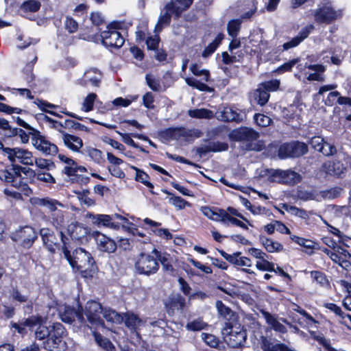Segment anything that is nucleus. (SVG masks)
I'll list each match as a JSON object with an SVG mask.
<instances>
[{"mask_svg": "<svg viewBox=\"0 0 351 351\" xmlns=\"http://www.w3.org/2000/svg\"><path fill=\"white\" fill-rule=\"evenodd\" d=\"M280 82L279 80H271L266 81L259 84L263 87L267 93L269 91H276L279 88Z\"/></svg>", "mask_w": 351, "mask_h": 351, "instance_id": "59", "label": "nucleus"}, {"mask_svg": "<svg viewBox=\"0 0 351 351\" xmlns=\"http://www.w3.org/2000/svg\"><path fill=\"white\" fill-rule=\"evenodd\" d=\"M216 308L218 313L226 319H230L233 315V311L220 300L216 302Z\"/></svg>", "mask_w": 351, "mask_h": 351, "instance_id": "44", "label": "nucleus"}, {"mask_svg": "<svg viewBox=\"0 0 351 351\" xmlns=\"http://www.w3.org/2000/svg\"><path fill=\"white\" fill-rule=\"evenodd\" d=\"M50 331L49 338L45 343L44 348L49 351H54L53 349L57 348L61 342V338L64 333V328L60 323H55Z\"/></svg>", "mask_w": 351, "mask_h": 351, "instance_id": "14", "label": "nucleus"}, {"mask_svg": "<svg viewBox=\"0 0 351 351\" xmlns=\"http://www.w3.org/2000/svg\"><path fill=\"white\" fill-rule=\"evenodd\" d=\"M133 168L136 170V180L138 182H142L148 188L153 189L154 185L148 180L149 176L143 171H141L140 169H137L136 167Z\"/></svg>", "mask_w": 351, "mask_h": 351, "instance_id": "54", "label": "nucleus"}, {"mask_svg": "<svg viewBox=\"0 0 351 351\" xmlns=\"http://www.w3.org/2000/svg\"><path fill=\"white\" fill-rule=\"evenodd\" d=\"M104 308L101 305L94 300L88 301L85 305L84 314L87 321L92 326H102L103 320L101 319V314L103 313Z\"/></svg>", "mask_w": 351, "mask_h": 351, "instance_id": "11", "label": "nucleus"}, {"mask_svg": "<svg viewBox=\"0 0 351 351\" xmlns=\"http://www.w3.org/2000/svg\"><path fill=\"white\" fill-rule=\"evenodd\" d=\"M189 115L191 117L197 119H211L214 117V114L211 110L205 108L190 110Z\"/></svg>", "mask_w": 351, "mask_h": 351, "instance_id": "41", "label": "nucleus"}, {"mask_svg": "<svg viewBox=\"0 0 351 351\" xmlns=\"http://www.w3.org/2000/svg\"><path fill=\"white\" fill-rule=\"evenodd\" d=\"M101 76L99 70L96 68H90L84 72L83 77L79 81V84L86 87H99Z\"/></svg>", "mask_w": 351, "mask_h": 351, "instance_id": "16", "label": "nucleus"}, {"mask_svg": "<svg viewBox=\"0 0 351 351\" xmlns=\"http://www.w3.org/2000/svg\"><path fill=\"white\" fill-rule=\"evenodd\" d=\"M259 240L265 249L269 253L279 252L283 250V245L281 243L271 239L261 236Z\"/></svg>", "mask_w": 351, "mask_h": 351, "instance_id": "32", "label": "nucleus"}, {"mask_svg": "<svg viewBox=\"0 0 351 351\" xmlns=\"http://www.w3.org/2000/svg\"><path fill=\"white\" fill-rule=\"evenodd\" d=\"M35 177L39 181L47 183V184H53L56 183V179L51 176V173L44 171H40L34 173Z\"/></svg>", "mask_w": 351, "mask_h": 351, "instance_id": "55", "label": "nucleus"}, {"mask_svg": "<svg viewBox=\"0 0 351 351\" xmlns=\"http://www.w3.org/2000/svg\"><path fill=\"white\" fill-rule=\"evenodd\" d=\"M172 14L171 5H166L164 9L161 11L158 23L155 26L154 32L158 34L164 27L170 24Z\"/></svg>", "mask_w": 351, "mask_h": 351, "instance_id": "26", "label": "nucleus"}, {"mask_svg": "<svg viewBox=\"0 0 351 351\" xmlns=\"http://www.w3.org/2000/svg\"><path fill=\"white\" fill-rule=\"evenodd\" d=\"M102 315L107 322L117 324L123 322V315L118 313L115 311L110 308H104Z\"/></svg>", "mask_w": 351, "mask_h": 351, "instance_id": "37", "label": "nucleus"}, {"mask_svg": "<svg viewBox=\"0 0 351 351\" xmlns=\"http://www.w3.org/2000/svg\"><path fill=\"white\" fill-rule=\"evenodd\" d=\"M62 139L64 146L67 149L74 153L81 154L83 149L84 143L80 137L66 132H62Z\"/></svg>", "mask_w": 351, "mask_h": 351, "instance_id": "19", "label": "nucleus"}, {"mask_svg": "<svg viewBox=\"0 0 351 351\" xmlns=\"http://www.w3.org/2000/svg\"><path fill=\"white\" fill-rule=\"evenodd\" d=\"M241 21L239 19L229 21L227 26V30L229 36L233 38H236L241 29Z\"/></svg>", "mask_w": 351, "mask_h": 351, "instance_id": "46", "label": "nucleus"}, {"mask_svg": "<svg viewBox=\"0 0 351 351\" xmlns=\"http://www.w3.org/2000/svg\"><path fill=\"white\" fill-rule=\"evenodd\" d=\"M314 21L317 23L329 24L341 16L340 10H335L329 5H323L312 10Z\"/></svg>", "mask_w": 351, "mask_h": 351, "instance_id": "10", "label": "nucleus"}, {"mask_svg": "<svg viewBox=\"0 0 351 351\" xmlns=\"http://www.w3.org/2000/svg\"><path fill=\"white\" fill-rule=\"evenodd\" d=\"M136 271L141 274L151 275L156 273L159 265L156 258L145 253H141L135 263Z\"/></svg>", "mask_w": 351, "mask_h": 351, "instance_id": "9", "label": "nucleus"}, {"mask_svg": "<svg viewBox=\"0 0 351 351\" xmlns=\"http://www.w3.org/2000/svg\"><path fill=\"white\" fill-rule=\"evenodd\" d=\"M12 326L21 334L25 332L26 328H29L30 330L34 331L35 337L38 340L49 339L51 334L49 328L39 317L32 316L23 322L13 324Z\"/></svg>", "mask_w": 351, "mask_h": 351, "instance_id": "2", "label": "nucleus"}, {"mask_svg": "<svg viewBox=\"0 0 351 351\" xmlns=\"http://www.w3.org/2000/svg\"><path fill=\"white\" fill-rule=\"evenodd\" d=\"M152 254H154V256L158 259V261L162 265L163 269L165 271H171L172 270V265H171V263L169 261V255H168L167 254H162L156 249H154L152 251Z\"/></svg>", "mask_w": 351, "mask_h": 351, "instance_id": "40", "label": "nucleus"}, {"mask_svg": "<svg viewBox=\"0 0 351 351\" xmlns=\"http://www.w3.org/2000/svg\"><path fill=\"white\" fill-rule=\"evenodd\" d=\"M201 337L202 339L210 347L215 348L218 345V339L213 335L203 332L201 334Z\"/></svg>", "mask_w": 351, "mask_h": 351, "instance_id": "62", "label": "nucleus"}, {"mask_svg": "<svg viewBox=\"0 0 351 351\" xmlns=\"http://www.w3.org/2000/svg\"><path fill=\"white\" fill-rule=\"evenodd\" d=\"M219 117L224 121L240 122L243 120L241 114L230 106H225L219 111Z\"/></svg>", "mask_w": 351, "mask_h": 351, "instance_id": "27", "label": "nucleus"}, {"mask_svg": "<svg viewBox=\"0 0 351 351\" xmlns=\"http://www.w3.org/2000/svg\"><path fill=\"white\" fill-rule=\"evenodd\" d=\"M169 202L174 206L178 210L184 209L186 206L190 207L191 204L184 199L183 198L175 196L172 195V196L169 198Z\"/></svg>", "mask_w": 351, "mask_h": 351, "instance_id": "49", "label": "nucleus"}, {"mask_svg": "<svg viewBox=\"0 0 351 351\" xmlns=\"http://www.w3.org/2000/svg\"><path fill=\"white\" fill-rule=\"evenodd\" d=\"M193 0H171L167 5H171V10L176 18H178L182 12L192 4Z\"/></svg>", "mask_w": 351, "mask_h": 351, "instance_id": "28", "label": "nucleus"}, {"mask_svg": "<svg viewBox=\"0 0 351 351\" xmlns=\"http://www.w3.org/2000/svg\"><path fill=\"white\" fill-rule=\"evenodd\" d=\"M207 326V324L203 322L202 319H195L186 326V328L189 330L198 331L204 329Z\"/></svg>", "mask_w": 351, "mask_h": 351, "instance_id": "57", "label": "nucleus"}, {"mask_svg": "<svg viewBox=\"0 0 351 351\" xmlns=\"http://www.w3.org/2000/svg\"><path fill=\"white\" fill-rule=\"evenodd\" d=\"M308 152V147L304 143L292 141L282 144L278 149V157L281 159L300 157Z\"/></svg>", "mask_w": 351, "mask_h": 351, "instance_id": "5", "label": "nucleus"}, {"mask_svg": "<svg viewBox=\"0 0 351 351\" xmlns=\"http://www.w3.org/2000/svg\"><path fill=\"white\" fill-rule=\"evenodd\" d=\"M64 28L69 33H74L77 30L78 24L73 18L66 16L64 21Z\"/></svg>", "mask_w": 351, "mask_h": 351, "instance_id": "63", "label": "nucleus"}, {"mask_svg": "<svg viewBox=\"0 0 351 351\" xmlns=\"http://www.w3.org/2000/svg\"><path fill=\"white\" fill-rule=\"evenodd\" d=\"M148 86L154 91L158 92L161 90L160 82L156 80L152 75H147L145 77Z\"/></svg>", "mask_w": 351, "mask_h": 351, "instance_id": "64", "label": "nucleus"}, {"mask_svg": "<svg viewBox=\"0 0 351 351\" xmlns=\"http://www.w3.org/2000/svg\"><path fill=\"white\" fill-rule=\"evenodd\" d=\"M40 8V3L36 0H28L21 5V10L24 12H34Z\"/></svg>", "mask_w": 351, "mask_h": 351, "instance_id": "45", "label": "nucleus"}, {"mask_svg": "<svg viewBox=\"0 0 351 351\" xmlns=\"http://www.w3.org/2000/svg\"><path fill=\"white\" fill-rule=\"evenodd\" d=\"M123 317L125 326L132 332H136L145 323V321L132 312H127L123 314Z\"/></svg>", "mask_w": 351, "mask_h": 351, "instance_id": "24", "label": "nucleus"}, {"mask_svg": "<svg viewBox=\"0 0 351 351\" xmlns=\"http://www.w3.org/2000/svg\"><path fill=\"white\" fill-rule=\"evenodd\" d=\"M186 83L199 90L201 91H210L211 88L207 86L205 83L201 82L193 77H184Z\"/></svg>", "mask_w": 351, "mask_h": 351, "instance_id": "43", "label": "nucleus"}, {"mask_svg": "<svg viewBox=\"0 0 351 351\" xmlns=\"http://www.w3.org/2000/svg\"><path fill=\"white\" fill-rule=\"evenodd\" d=\"M201 211L203 215L208 219L226 224V219H228V213L226 210L218 208H212L208 206H202Z\"/></svg>", "mask_w": 351, "mask_h": 351, "instance_id": "21", "label": "nucleus"}, {"mask_svg": "<svg viewBox=\"0 0 351 351\" xmlns=\"http://www.w3.org/2000/svg\"><path fill=\"white\" fill-rule=\"evenodd\" d=\"M32 203L38 206L45 207L50 213H53L58 210V207H63V204L56 199L49 197H36L32 199Z\"/></svg>", "mask_w": 351, "mask_h": 351, "instance_id": "25", "label": "nucleus"}, {"mask_svg": "<svg viewBox=\"0 0 351 351\" xmlns=\"http://www.w3.org/2000/svg\"><path fill=\"white\" fill-rule=\"evenodd\" d=\"M262 315L265 319L267 324L275 331L285 333L287 332L286 327L281 324L278 319L273 315L267 311H263Z\"/></svg>", "mask_w": 351, "mask_h": 351, "instance_id": "31", "label": "nucleus"}, {"mask_svg": "<svg viewBox=\"0 0 351 351\" xmlns=\"http://www.w3.org/2000/svg\"><path fill=\"white\" fill-rule=\"evenodd\" d=\"M58 311L61 319L64 322L71 323L75 318H77L80 323L84 322L82 309L81 308L75 310L69 306H65L64 307H60Z\"/></svg>", "mask_w": 351, "mask_h": 351, "instance_id": "18", "label": "nucleus"}, {"mask_svg": "<svg viewBox=\"0 0 351 351\" xmlns=\"http://www.w3.org/2000/svg\"><path fill=\"white\" fill-rule=\"evenodd\" d=\"M93 237L96 241L97 248L104 252L112 253L117 249L115 241L105 234L95 231L93 232Z\"/></svg>", "mask_w": 351, "mask_h": 351, "instance_id": "17", "label": "nucleus"}, {"mask_svg": "<svg viewBox=\"0 0 351 351\" xmlns=\"http://www.w3.org/2000/svg\"><path fill=\"white\" fill-rule=\"evenodd\" d=\"M256 267L261 271H276L274 263L268 261L265 258L257 261Z\"/></svg>", "mask_w": 351, "mask_h": 351, "instance_id": "51", "label": "nucleus"}, {"mask_svg": "<svg viewBox=\"0 0 351 351\" xmlns=\"http://www.w3.org/2000/svg\"><path fill=\"white\" fill-rule=\"evenodd\" d=\"M341 189L340 188H333L326 191H323L321 192V195L324 199H335L339 197L341 194Z\"/></svg>", "mask_w": 351, "mask_h": 351, "instance_id": "61", "label": "nucleus"}, {"mask_svg": "<svg viewBox=\"0 0 351 351\" xmlns=\"http://www.w3.org/2000/svg\"><path fill=\"white\" fill-rule=\"evenodd\" d=\"M86 217L89 219L93 224L97 227H106L112 229H119L120 225L115 222V219L126 221L127 219L121 215L115 214L114 215L87 213Z\"/></svg>", "mask_w": 351, "mask_h": 351, "instance_id": "7", "label": "nucleus"}, {"mask_svg": "<svg viewBox=\"0 0 351 351\" xmlns=\"http://www.w3.org/2000/svg\"><path fill=\"white\" fill-rule=\"evenodd\" d=\"M95 337L98 345L104 350L107 351H112L114 349L113 344L109 339L104 338L98 334H95Z\"/></svg>", "mask_w": 351, "mask_h": 351, "instance_id": "53", "label": "nucleus"}, {"mask_svg": "<svg viewBox=\"0 0 351 351\" xmlns=\"http://www.w3.org/2000/svg\"><path fill=\"white\" fill-rule=\"evenodd\" d=\"M228 145L227 143L221 142H210L207 145L199 147L197 149V152L199 154L203 155L210 152H217L226 151L228 149Z\"/></svg>", "mask_w": 351, "mask_h": 351, "instance_id": "30", "label": "nucleus"}, {"mask_svg": "<svg viewBox=\"0 0 351 351\" xmlns=\"http://www.w3.org/2000/svg\"><path fill=\"white\" fill-rule=\"evenodd\" d=\"M97 98L95 93H89L83 100L82 104V110L84 112H90L93 109L94 102Z\"/></svg>", "mask_w": 351, "mask_h": 351, "instance_id": "48", "label": "nucleus"}, {"mask_svg": "<svg viewBox=\"0 0 351 351\" xmlns=\"http://www.w3.org/2000/svg\"><path fill=\"white\" fill-rule=\"evenodd\" d=\"M19 136L23 143H26L29 141V134H27L23 130L14 128V130H10L9 132L5 133L4 136L10 137L12 136Z\"/></svg>", "mask_w": 351, "mask_h": 351, "instance_id": "56", "label": "nucleus"}, {"mask_svg": "<svg viewBox=\"0 0 351 351\" xmlns=\"http://www.w3.org/2000/svg\"><path fill=\"white\" fill-rule=\"evenodd\" d=\"M269 97V93L260 85L252 93L253 99L261 106H265L267 103Z\"/></svg>", "mask_w": 351, "mask_h": 351, "instance_id": "35", "label": "nucleus"}, {"mask_svg": "<svg viewBox=\"0 0 351 351\" xmlns=\"http://www.w3.org/2000/svg\"><path fill=\"white\" fill-rule=\"evenodd\" d=\"M191 73L198 77H202V80L207 82L210 80V72L207 69H202L197 64H192L190 66Z\"/></svg>", "mask_w": 351, "mask_h": 351, "instance_id": "42", "label": "nucleus"}, {"mask_svg": "<svg viewBox=\"0 0 351 351\" xmlns=\"http://www.w3.org/2000/svg\"><path fill=\"white\" fill-rule=\"evenodd\" d=\"M36 165V166L42 169V170H47L49 171L51 169V168L54 167L53 163L47 159L45 158H35V160H33V165Z\"/></svg>", "mask_w": 351, "mask_h": 351, "instance_id": "58", "label": "nucleus"}, {"mask_svg": "<svg viewBox=\"0 0 351 351\" xmlns=\"http://www.w3.org/2000/svg\"><path fill=\"white\" fill-rule=\"evenodd\" d=\"M67 232L73 240L82 241L86 239L90 230L82 223L73 222L68 226Z\"/></svg>", "mask_w": 351, "mask_h": 351, "instance_id": "20", "label": "nucleus"}, {"mask_svg": "<svg viewBox=\"0 0 351 351\" xmlns=\"http://www.w3.org/2000/svg\"><path fill=\"white\" fill-rule=\"evenodd\" d=\"M32 143L38 151L47 155L54 154L58 152V147L55 144L46 140L43 136L34 134L32 138Z\"/></svg>", "mask_w": 351, "mask_h": 351, "instance_id": "15", "label": "nucleus"}, {"mask_svg": "<svg viewBox=\"0 0 351 351\" xmlns=\"http://www.w3.org/2000/svg\"><path fill=\"white\" fill-rule=\"evenodd\" d=\"M101 42L107 47L120 48L124 44V38L117 31L116 24H110L100 34Z\"/></svg>", "mask_w": 351, "mask_h": 351, "instance_id": "4", "label": "nucleus"}, {"mask_svg": "<svg viewBox=\"0 0 351 351\" xmlns=\"http://www.w3.org/2000/svg\"><path fill=\"white\" fill-rule=\"evenodd\" d=\"M241 253L234 254L233 257H229L230 263L239 266L250 267L252 265L251 260L245 256H240Z\"/></svg>", "mask_w": 351, "mask_h": 351, "instance_id": "47", "label": "nucleus"}, {"mask_svg": "<svg viewBox=\"0 0 351 351\" xmlns=\"http://www.w3.org/2000/svg\"><path fill=\"white\" fill-rule=\"evenodd\" d=\"M262 346L261 348L264 351H295L291 349L284 343H276L271 346L268 340L262 337Z\"/></svg>", "mask_w": 351, "mask_h": 351, "instance_id": "36", "label": "nucleus"}, {"mask_svg": "<svg viewBox=\"0 0 351 351\" xmlns=\"http://www.w3.org/2000/svg\"><path fill=\"white\" fill-rule=\"evenodd\" d=\"M20 169L21 167H15L10 169H5L0 170V180L8 183H11L19 173Z\"/></svg>", "mask_w": 351, "mask_h": 351, "instance_id": "39", "label": "nucleus"}, {"mask_svg": "<svg viewBox=\"0 0 351 351\" xmlns=\"http://www.w3.org/2000/svg\"><path fill=\"white\" fill-rule=\"evenodd\" d=\"M37 233L31 226H24L16 230L12 236V239L21 243L24 247L32 246L36 239Z\"/></svg>", "mask_w": 351, "mask_h": 351, "instance_id": "13", "label": "nucleus"}, {"mask_svg": "<svg viewBox=\"0 0 351 351\" xmlns=\"http://www.w3.org/2000/svg\"><path fill=\"white\" fill-rule=\"evenodd\" d=\"M3 155L12 163L18 162L32 166L33 160H35V157L31 152L20 147L6 148L3 149Z\"/></svg>", "mask_w": 351, "mask_h": 351, "instance_id": "6", "label": "nucleus"}, {"mask_svg": "<svg viewBox=\"0 0 351 351\" xmlns=\"http://www.w3.org/2000/svg\"><path fill=\"white\" fill-rule=\"evenodd\" d=\"M13 187L16 189L18 191L21 192L24 195L29 197L32 194V190L29 185L22 180L21 175L20 171L16 174L11 182Z\"/></svg>", "mask_w": 351, "mask_h": 351, "instance_id": "34", "label": "nucleus"}, {"mask_svg": "<svg viewBox=\"0 0 351 351\" xmlns=\"http://www.w3.org/2000/svg\"><path fill=\"white\" fill-rule=\"evenodd\" d=\"M223 334L226 335L225 341L232 348L243 346L247 339L246 330L240 326H228L223 329Z\"/></svg>", "mask_w": 351, "mask_h": 351, "instance_id": "8", "label": "nucleus"}, {"mask_svg": "<svg viewBox=\"0 0 351 351\" xmlns=\"http://www.w3.org/2000/svg\"><path fill=\"white\" fill-rule=\"evenodd\" d=\"M333 254L337 257L332 256V261L338 263L342 267L347 269L351 266V254L347 250L339 245L333 250Z\"/></svg>", "mask_w": 351, "mask_h": 351, "instance_id": "22", "label": "nucleus"}, {"mask_svg": "<svg viewBox=\"0 0 351 351\" xmlns=\"http://www.w3.org/2000/svg\"><path fill=\"white\" fill-rule=\"evenodd\" d=\"M58 158L65 165L63 169L64 173L68 176L76 175L77 173V163L74 160L64 154H58Z\"/></svg>", "mask_w": 351, "mask_h": 351, "instance_id": "29", "label": "nucleus"}, {"mask_svg": "<svg viewBox=\"0 0 351 351\" xmlns=\"http://www.w3.org/2000/svg\"><path fill=\"white\" fill-rule=\"evenodd\" d=\"M48 221L56 228L62 227L64 223L63 212L56 210L47 216Z\"/></svg>", "mask_w": 351, "mask_h": 351, "instance_id": "38", "label": "nucleus"}, {"mask_svg": "<svg viewBox=\"0 0 351 351\" xmlns=\"http://www.w3.org/2000/svg\"><path fill=\"white\" fill-rule=\"evenodd\" d=\"M179 136L189 139V138H199L200 137L202 132L196 129H180L178 130Z\"/></svg>", "mask_w": 351, "mask_h": 351, "instance_id": "52", "label": "nucleus"}, {"mask_svg": "<svg viewBox=\"0 0 351 351\" xmlns=\"http://www.w3.org/2000/svg\"><path fill=\"white\" fill-rule=\"evenodd\" d=\"M60 236L63 243L62 252L64 256L71 266L82 273H86L87 271L90 270L94 265V260L91 254L81 247L75 249L72 254H71L66 246L64 237L62 232H60Z\"/></svg>", "mask_w": 351, "mask_h": 351, "instance_id": "1", "label": "nucleus"}, {"mask_svg": "<svg viewBox=\"0 0 351 351\" xmlns=\"http://www.w3.org/2000/svg\"><path fill=\"white\" fill-rule=\"evenodd\" d=\"M311 277L314 281L323 287H327L329 285L328 279L324 274L319 271H313L311 272Z\"/></svg>", "mask_w": 351, "mask_h": 351, "instance_id": "50", "label": "nucleus"}, {"mask_svg": "<svg viewBox=\"0 0 351 351\" xmlns=\"http://www.w3.org/2000/svg\"><path fill=\"white\" fill-rule=\"evenodd\" d=\"M343 163L339 160L327 161L321 167V170L330 176H339L346 171Z\"/></svg>", "mask_w": 351, "mask_h": 351, "instance_id": "23", "label": "nucleus"}, {"mask_svg": "<svg viewBox=\"0 0 351 351\" xmlns=\"http://www.w3.org/2000/svg\"><path fill=\"white\" fill-rule=\"evenodd\" d=\"M81 154L89 157L91 160L97 164H101L104 161L102 152L90 146L83 148Z\"/></svg>", "mask_w": 351, "mask_h": 351, "instance_id": "33", "label": "nucleus"}, {"mask_svg": "<svg viewBox=\"0 0 351 351\" xmlns=\"http://www.w3.org/2000/svg\"><path fill=\"white\" fill-rule=\"evenodd\" d=\"M254 119L256 124L261 127H267L269 125L272 121L269 117L263 114H255Z\"/></svg>", "mask_w": 351, "mask_h": 351, "instance_id": "60", "label": "nucleus"}, {"mask_svg": "<svg viewBox=\"0 0 351 351\" xmlns=\"http://www.w3.org/2000/svg\"><path fill=\"white\" fill-rule=\"evenodd\" d=\"M269 178L272 182L294 184L300 180V175L292 170L271 169Z\"/></svg>", "mask_w": 351, "mask_h": 351, "instance_id": "12", "label": "nucleus"}, {"mask_svg": "<svg viewBox=\"0 0 351 351\" xmlns=\"http://www.w3.org/2000/svg\"><path fill=\"white\" fill-rule=\"evenodd\" d=\"M259 137L257 132L252 128H239L232 130L230 134V139L236 141L245 142L247 150L260 151L263 149V145L255 143Z\"/></svg>", "mask_w": 351, "mask_h": 351, "instance_id": "3", "label": "nucleus"}]
</instances>
